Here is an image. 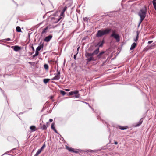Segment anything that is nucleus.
<instances>
[{"label": "nucleus", "instance_id": "nucleus-22", "mask_svg": "<svg viewBox=\"0 0 156 156\" xmlns=\"http://www.w3.org/2000/svg\"><path fill=\"white\" fill-rule=\"evenodd\" d=\"M137 33V35L136 36V39H134V41L135 42H136L138 40V38H139V33L138 31H137L136 32Z\"/></svg>", "mask_w": 156, "mask_h": 156}, {"label": "nucleus", "instance_id": "nucleus-19", "mask_svg": "<svg viewBox=\"0 0 156 156\" xmlns=\"http://www.w3.org/2000/svg\"><path fill=\"white\" fill-rule=\"evenodd\" d=\"M48 26H47L45 28L43 29V31L41 33V34L42 35L43 34L46 33L47 32V30H48Z\"/></svg>", "mask_w": 156, "mask_h": 156}, {"label": "nucleus", "instance_id": "nucleus-13", "mask_svg": "<svg viewBox=\"0 0 156 156\" xmlns=\"http://www.w3.org/2000/svg\"><path fill=\"white\" fill-rule=\"evenodd\" d=\"M13 50L16 51H18L21 49V48L18 46H15L12 47Z\"/></svg>", "mask_w": 156, "mask_h": 156}, {"label": "nucleus", "instance_id": "nucleus-35", "mask_svg": "<svg viewBox=\"0 0 156 156\" xmlns=\"http://www.w3.org/2000/svg\"><path fill=\"white\" fill-rule=\"evenodd\" d=\"M64 12L62 11L61 12V14H60V16H60V17H62L61 16H63L64 15Z\"/></svg>", "mask_w": 156, "mask_h": 156}, {"label": "nucleus", "instance_id": "nucleus-27", "mask_svg": "<svg viewBox=\"0 0 156 156\" xmlns=\"http://www.w3.org/2000/svg\"><path fill=\"white\" fill-rule=\"evenodd\" d=\"M60 76H59V75H56L55 76V77L56 80H58L60 79Z\"/></svg>", "mask_w": 156, "mask_h": 156}, {"label": "nucleus", "instance_id": "nucleus-28", "mask_svg": "<svg viewBox=\"0 0 156 156\" xmlns=\"http://www.w3.org/2000/svg\"><path fill=\"white\" fill-rule=\"evenodd\" d=\"M152 3H153L154 8L155 10L156 11V2H152Z\"/></svg>", "mask_w": 156, "mask_h": 156}, {"label": "nucleus", "instance_id": "nucleus-26", "mask_svg": "<svg viewBox=\"0 0 156 156\" xmlns=\"http://www.w3.org/2000/svg\"><path fill=\"white\" fill-rule=\"evenodd\" d=\"M151 46H148L147 47L144 48V51H147L148 49L150 48Z\"/></svg>", "mask_w": 156, "mask_h": 156}, {"label": "nucleus", "instance_id": "nucleus-25", "mask_svg": "<svg viewBox=\"0 0 156 156\" xmlns=\"http://www.w3.org/2000/svg\"><path fill=\"white\" fill-rule=\"evenodd\" d=\"M41 151L39 149L38 150L36 153L34 155V156H38V155L41 153Z\"/></svg>", "mask_w": 156, "mask_h": 156}, {"label": "nucleus", "instance_id": "nucleus-46", "mask_svg": "<svg viewBox=\"0 0 156 156\" xmlns=\"http://www.w3.org/2000/svg\"><path fill=\"white\" fill-rule=\"evenodd\" d=\"M51 80H56L55 77H54L52 79H51Z\"/></svg>", "mask_w": 156, "mask_h": 156}, {"label": "nucleus", "instance_id": "nucleus-29", "mask_svg": "<svg viewBox=\"0 0 156 156\" xmlns=\"http://www.w3.org/2000/svg\"><path fill=\"white\" fill-rule=\"evenodd\" d=\"M44 67L45 69L47 70L48 69V66L47 64H45L44 65Z\"/></svg>", "mask_w": 156, "mask_h": 156}, {"label": "nucleus", "instance_id": "nucleus-4", "mask_svg": "<svg viewBox=\"0 0 156 156\" xmlns=\"http://www.w3.org/2000/svg\"><path fill=\"white\" fill-rule=\"evenodd\" d=\"M88 53H90L86 52L85 53V56L87 58L86 60L88 62H90L92 61H94L96 60V59L94 58L93 57L94 55H92L91 56H88L87 54Z\"/></svg>", "mask_w": 156, "mask_h": 156}, {"label": "nucleus", "instance_id": "nucleus-1", "mask_svg": "<svg viewBox=\"0 0 156 156\" xmlns=\"http://www.w3.org/2000/svg\"><path fill=\"white\" fill-rule=\"evenodd\" d=\"M111 30V29L108 28L99 30L97 31L96 37H100L104 35L108 34Z\"/></svg>", "mask_w": 156, "mask_h": 156}, {"label": "nucleus", "instance_id": "nucleus-44", "mask_svg": "<svg viewBox=\"0 0 156 156\" xmlns=\"http://www.w3.org/2000/svg\"><path fill=\"white\" fill-rule=\"evenodd\" d=\"M34 53H33V52H29V55H31Z\"/></svg>", "mask_w": 156, "mask_h": 156}, {"label": "nucleus", "instance_id": "nucleus-51", "mask_svg": "<svg viewBox=\"0 0 156 156\" xmlns=\"http://www.w3.org/2000/svg\"><path fill=\"white\" fill-rule=\"evenodd\" d=\"M152 2H156V0H153Z\"/></svg>", "mask_w": 156, "mask_h": 156}, {"label": "nucleus", "instance_id": "nucleus-16", "mask_svg": "<svg viewBox=\"0 0 156 156\" xmlns=\"http://www.w3.org/2000/svg\"><path fill=\"white\" fill-rule=\"evenodd\" d=\"M30 132H34L37 130L36 127L34 126H32L30 127Z\"/></svg>", "mask_w": 156, "mask_h": 156}, {"label": "nucleus", "instance_id": "nucleus-40", "mask_svg": "<svg viewBox=\"0 0 156 156\" xmlns=\"http://www.w3.org/2000/svg\"><path fill=\"white\" fill-rule=\"evenodd\" d=\"M77 54V53L75 54V55H74V59H76V55Z\"/></svg>", "mask_w": 156, "mask_h": 156}, {"label": "nucleus", "instance_id": "nucleus-2", "mask_svg": "<svg viewBox=\"0 0 156 156\" xmlns=\"http://www.w3.org/2000/svg\"><path fill=\"white\" fill-rule=\"evenodd\" d=\"M112 34L110 35V37H113L116 40L117 42H119L120 40L119 35L118 34L115 33V30H112Z\"/></svg>", "mask_w": 156, "mask_h": 156}, {"label": "nucleus", "instance_id": "nucleus-30", "mask_svg": "<svg viewBox=\"0 0 156 156\" xmlns=\"http://www.w3.org/2000/svg\"><path fill=\"white\" fill-rule=\"evenodd\" d=\"M60 93L62 95H64L66 94V92L63 90H61Z\"/></svg>", "mask_w": 156, "mask_h": 156}, {"label": "nucleus", "instance_id": "nucleus-3", "mask_svg": "<svg viewBox=\"0 0 156 156\" xmlns=\"http://www.w3.org/2000/svg\"><path fill=\"white\" fill-rule=\"evenodd\" d=\"M147 9L145 7L144 8L141 9L139 11L138 15L140 17H145L147 14Z\"/></svg>", "mask_w": 156, "mask_h": 156}, {"label": "nucleus", "instance_id": "nucleus-18", "mask_svg": "<svg viewBox=\"0 0 156 156\" xmlns=\"http://www.w3.org/2000/svg\"><path fill=\"white\" fill-rule=\"evenodd\" d=\"M55 124L54 122L52 123L51 126V128L53 130L55 131V133H58L57 131L56 130V129L54 127Z\"/></svg>", "mask_w": 156, "mask_h": 156}, {"label": "nucleus", "instance_id": "nucleus-24", "mask_svg": "<svg viewBox=\"0 0 156 156\" xmlns=\"http://www.w3.org/2000/svg\"><path fill=\"white\" fill-rule=\"evenodd\" d=\"M50 80L49 79H45L43 80V82L45 84H47Z\"/></svg>", "mask_w": 156, "mask_h": 156}, {"label": "nucleus", "instance_id": "nucleus-50", "mask_svg": "<svg viewBox=\"0 0 156 156\" xmlns=\"http://www.w3.org/2000/svg\"><path fill=\"white\" fill-rule=\"evenodd\" d=\"M29 63L30 64H32V62H29Z\"/></svg>", "mask_w": 156, "mask_h": 156}, {"label": "nucleus", "instance_id": "nucleus-23", "mask_svg": "<svg viewBox=\"0 0 156 156\" xmlns=\"http://www.w3.org/2000/svg\"><path fill=\"white\" fill-rule=\"evenodd\" d=\"M140 17V20L139 22V23L138 25V27L140 26V24H141L142 22L144 20L145 17Z\"/></svg>", "mask_w": 156, "mask_h": 156}, {"label": "nucleus", "instance_id": "nucleus-41", "mask_svg": "<svg viewBox=\"0 0 156 156\" xmlns=\"http://www.w3.org/2000/svg\"><path fill=\"white\" fill-rule=\"evenodd\" d=\"M80 48V47H78V48H77V54H78V52H79V49Z\"/></svg>", "mask_w": 156, "mask_h": 156}, {"label": "nucleus", "instance_id": "nucleus-32", "mask_svg": "<svg viewBox=\"0 0 156 156\" xmlns=\"http://www.w3.org/2000/svg\"><path fill=\"white\" fill-rule=\"evenodd\" d=\"M38 51H37V50H36V51H35V55H36L37 56L38 55H39V52H38Z\"/></svg>", "mask_w": 156, "mask_h": 156}, {"label": "nucleus", "instance_id": "nucleus-6", "mask_svg": "<svg viewBox=\"0 0 156 156\" xmlns=\"http://www.w3.org/2000/svg\"><path fill=\"white\" fill-rule=\"evenodd\" d=\"M62 17L55 16L54 17H51V20L52 22L53 23H56L62 19Z\"/></svg>", "mask_w": 156, "mask_h": 156}, {"label": "nucleus", "instance_id": "nucleus-15", "mask_svg": "<svg viewBox=\"0 0 156 156\" xmlns=\"http://www.w3.org/2000/svg\"><path fill=\"white\" fill-rule=\"evenodd\" d=\"M142 118L139 121V122L138 123H136L134 126L135 127L139 126L142 124L143 121V120H142Z\"/></svg>", "mask_w": 156, "mask_h": 156}, {"label": "nucleus", "instance_id": "nucleus-53", "mask_svg": "<svg viewBox=\"0 0 156 156\" xmlns=\"http://www.w3.org/2000/svg\"><path fill=\"white\" fill-rule=\"evenodd\" d=\"M1 89V88L0 87V89Z\"/></svg>", "mask_w": 156, "mask_h": 156}, {"label": "nucleus", "instance_id": "nucleus-43", "mask_svg": "<svg viewBox=\"0 0 156 156\" xmlns=\"http://www.w3.org/2000/svg\"><path fill=\"white\" fill-rule=\"evenodd\" d=\"M53 121V119H49V121L50 122H52Z\"/></svg>", "mask_w": 156, "mask_h": 156}, {"label": "nucleus", "instance_id": "nucleus-48", "mask_svg": "<svg viewBox=\"0 0 156 156\" xmlns=\"http://www.w3.org/2000/svg\"><path fill=\"white\" fill-rule=\"evenodd\" d=\"M53 98V96H51V98H50V99H52Z\"/></svg>", "mask_w": 156, "mask_h": 156}, {"label": "nucleus", "instance_id": "nucleus-39", "mask_svg": "<svg viewBox=\"0 0 156 156\" xmlns=\"http://www.w3.org/2000/svg\"><path fill=\"white\" fill-rule=\"evenodd\" d=\"M5 40L6 41H9L11 40V39L10 38H7L5 39Z\"/></svg>", "mask_w": 156, "mask_h": 156}, {"label": "nucleus", "instance_id": "nucleus-33", "mask_svg": "<svg viewBox=\"0 0 156 156\" xmlns=\"http://www.w3.org/2000/svg\"><path fill=\"white\" fill-rule=\"evenodd\" d=\"M67 9V7L66 6H65L63 9H62V11L64 12L66 11V10Z\"/></svg>", "mask_w": 156, "mask_h": 156}, {"label": "nucleus", "instance_id": "nucleus-20", "mask_svg": "<svg viewBox=\"0 0 156 156\" xmlns=\"http://www.w3.org/2000/svg\"><path fill=\"white\" fill-rule=\"evenodd\" d=\"M118 127L119 129H120L121 130H124L125 129H127L128 128V127L127 126H119Z\"/></svg>", "mask_w": 156, "mask_h": 156}, {"label": "nucleus", "instance_id": "nucleus-31", "mask_svg": "<svg viewBox=\"0 0 156 156\" xmlns=\"http://www.w3.org/2000/svg\"><path fill=\"white\" fill-rule=\"evenodd\" d=\"M45 147V144H44L42 146V147H41V148L39 149L41 151Z\"/></svg>", "mask_w": 156, "mask_h": 156}, {"label": "nucleus", "instance_id": "nucleus-37", "mask_svg": "<svg viewBox=\"0 0 156 156\" xmlns=\"http://www.w3.org/2000/svg\"><path fill=\"white\" fill-rule=\"evenodd\" d=\"M57 72V73L56 75H59V76H60V71H59L58 72Z\"/></svg>", "mask_w": 156, "mask_h": 156}, {"label": "nucleus", "instance_id": "nucleus-21", "mask_svg": "<svg viewBox=\"0 0 156 156\" xmlns=\"http://www.w3.org/2000/svg\"><path fill=\"white\" fill-rule=\"evenodd\" d=\"M16 31L18 32H22L20 27L19 26H17L16 27Z\"/></svg>", "mask_w": 156, "mask_h": 156}, {"label": "nucleus", "instance_id": "nucleus-45", "mask_svg": "<svg viewBox=\"0 0 156 156\" xmlns=\"http://www.w3.org/2000/svg\"><path fill=\"white\" fill-rule=\"evenodd\" d=\"M65 90L67 91H69L70 90V89H66Z\"/></svg>", "mask_w": 156, "mask_h": 156}, {"label": "nucleus", "instance_id": "nucleus-7", "mask_svg": "<svg viewBox=\"0 0 156 156\" xmlns=\"http://www.w3.org/2000/svg\"><path fill=\"white\" fill-rule=\"evenodd\" d=\"M99 52V48H98L95 50L93 52L90 53H88L87 54L88 56H91L92 55H97Z\"/></svg>", "mask_w": 156, "mask_h": 156}, {"label": "nucleus", "instance_id": "nucleus-42", "mask_svg": "<svg viewBox=\"0 0 156 156\" xmlns=\"http://www.w3.org/2000/svg\"><path fill=\"white\" fill-rule=\"evenodd\" d=\"M36 56H37L35 54L34 55H33V56H32V58L34 59V58Z\"/></svg>", "mask_w": 156, "mask_h": 156}, {"label": "nucleus", "instance_id": "nucleus-5", "mask_svg": "<svg viewBox=\"0 0 156 156\" xmlns=\"http://www.w3.org/2000/svg\"><path fill=\"white\" fill-rule=\"evenodd\" d=\"M69 95L70 96H73L74 97L76 98H79L80 96V94L79 93V91L77 90L69 92Z\"/></svg>", "mask_w": 156, "mask_h": 156}, {"label": "nucleus", "instance_id": "nucleus-9", "mask_svg": "<svg viewBox=\"0 0 156 156\" xmlns=\"http://www.w3.org/2000/svg\"><path fill=\"white\" fill-rule=\"evenodd\" d=\"M66 149L70 152H74L75 153H78L79 152L78 151H77V150L76 149L75 151L74 150V149L72 147H69L67 146L66 147Z\"/></svg>", "mask_w": 156, "mask_h": 156}, {"label": "nucleus", "instance_id": "nucleus-38", "mask_svg": "<svg viewBox=\"0 0 156 156\" xmlns=\"http://www.w3.org/2000/svg\"><path fill=\"white\" fill-rule=\"evenodd\" d=\"M153 42V41H149L148 42V44H150L151 43H152V42Z\"/></svg>", "mask_w": 156, "mask_h": 156}, {"label": "nucleus", "instance_id": "nucleus-49", "mask_svg": "<svg viewBox=\"0 0 156 156\" xmlns=\"http://www.w3.org/2000/svg\"><path fill=\"white\" fill-rule=\"evenodd\" d=\"M56 71H57V72H58V71H58V68H57V70H56Z\"/></svg>", "mask_w": 156, "mask_h": 156}, {"label": "nucleus", "instance_id": "nucleus-34", "mask_svg": "<svg viewBox=\"0 0 156 156\" xmlns=\"http://www.w3.org/2000/svg\"><path fill=\"white\" fill-rule=\"evenodd\" d=\"M83 20L84 21H87L88 20V18L87 17H85V18H83Z\"/></svg>", "mask_w": 156, "mask_h": 156}, {"label": "nucleus", "instance_id": "nucleus-17", "mask_svg": "<svg viewBox=\"0 0 156 156\" xmlns=\"http://www.w3.org/2000/svg\"><path fill=\"white\" fill-rule=\"evenodd\" d=\"M137 46V44L136 43H133L131 45L130 49V50H132L134 49Z\"/></svg>", "mask_w": 156, "mask_h": 156}, {"label": "nucleus", "instance_id": "nucleus-36", "mask_svg": "<svg viewBox=\"0 0 156 156\" xmlns=\"http://www.w3.org/2000/svg\"><path fill=\"white\" fill-rule=\"evenodd\" d=\"M31 48H32V50L33 53H34V51H35V50H34V47H33V46L31 47Z\"/></svg>", "mask_w": 156, "mask_h": 156}, {"label": "nucleus", "instance_id": "nucleus-11", "mask_svg": "<svg viewBox=\"0 0 156 156\" xmlns=\"http://www.w3.org/2000/svg\"><path fill=\"white\" fill-rule=\"evenodd\" d=\"M105 52L104 51H102L97 56V58L98 59H100V58H102L103 55L104 54Z\"/></svg>", "mask_w": 156, "mask_h": 156}, {"label": "nucleus", "instance_id": "nucleus-8", "mask_svg": "<svg viewBox=\"0 0 156 156\" xmlns=\"http://www.w3.org/2000/svg\"><path fill=\"white\" fill-rule=\"evenodd\" d=\"M48 122L47 123V125H42L41 123L40 124V128L43 130H46L47 127L48 126Z\"/></svg>", "mask_w": 156, "mask_h": 156}, {"label": "nucleus", "instance_id": "nucleus-10", "mask_svg": "<svg viewBox=\"0 0 156 156\" xmlns=\"http://www.w3.org/2000/svg\"><path fill=\"white\" fill-rule=\"evenodd\" d=\"M52 37V36L51 35H49L48 36L46 37L44 39V41L48 42Z\"/></svg>", "mask_w": 156, "mask_h": 156}, {"label": "nucleus", "instance_id": "nucleus-52", "mask_svg": "<svg viewBox=\"0 0 156 156\" xmlns=\"http://www.w3.org/2000/svg\"><path fill=\"white\" fill-rule=\"evenodd\" d=\"M89 106L90 108H91V106H90L89 105Z\"/></svg>", "mask_w": 156, "mask_h": 156}, {"label": "nucleus", "instance_id": "nucleus-47", "mask_svg": "<svg viewBox=\"0 0 156 156\" xmlns=\"http://www.w3.org/2000/svg\"><path fill=\"white\" fill-rule=\"evenodd\" d=\"M114 144H115L117 145V144H118V142H117V141H115V142H114Z\"/></svg>", "mask_w": 156, "mask_h": 156}, {"label": "nucleus", "instance_id": "nucleus-14", "mask_svg": "<svg viewBox=\"0 0 156 156\" xmlns=\"http://www.w3.org/2000/svg\"><path fill=\"white\" fill-rule=\"evenodd\" d=\"M44 47V43H41V42L39 44V46H38L37 48H36V50L39 51L41 50V49L42 48H43Z\"/></svg>", "mask_w": 156, "mask_h": 156}, {"label": "nucleus", "instance_id": "nucleus-12", "mask_svg": "<svg viewBox=\"0 0 156 156\" xmlns=\"http://www.w3.org/2000/svg\"><path fill=\"white\" fill-rule=\"evenodd\" d=\"M105 41L104 39H103L101 41H99L98 44L97 45L98 46V47H102L103 46L104 44L105 43Z\"/></svg>", "mask_w": 156, "mask_h": 156}]
</instances>
